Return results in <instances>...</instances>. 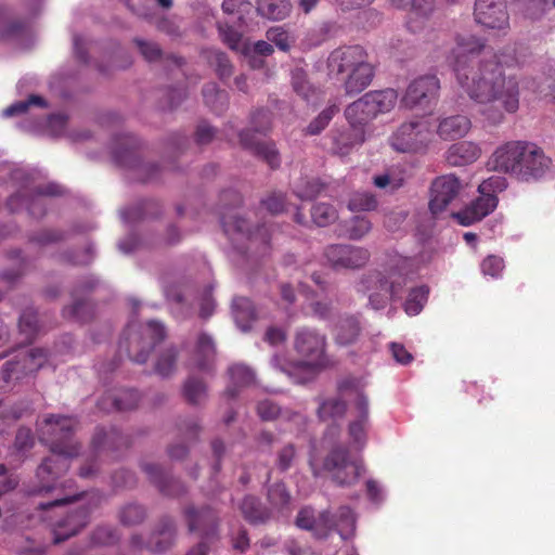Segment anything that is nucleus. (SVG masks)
Listing matches in <instances>:
<instances>
[{"label": "nucleus", "instance_id": "1", "mask_svg": "<svg viewBox=\"0 0 555 555\" xmlns=\"http://www.w3.org/2000/svg\"><path fill=\"white\" fill-rule=\"evenodd\" d=\"M486 48V39L476 35H456L455 47L447 56L462 90L479 105V113L489 125L503 122L505 114L519 108V82L507 69L520 65L515 47L487 51L475 64L472 57Z\"/></svg>", "mask_w": 555, "mask_h": 555}, {"label": "nucleus", "instance_id": "2", "mask_svg": "<svg viewBox=\"0 0 555 555\" xmlns=\"http://www.w3.org/2000/svg\"><path fill=\"white\" fill-rule=\"evenodd\" d=\"M75 426L76 421L69 416L51 414L43 420L39 427V438L49 444L54 455L38 466V485L30 491L31 494L41 495L57 490L56 480L69 468L68 460L79 452L80 446L73 441Z\"/></svg>", "mask_w": 555, "mask_h": 555}, {"label": "nucleus", "instance_id": "3", "mask_svg": "<svg viewBox=\"0 0 555 555\" xmlns=\"http://www.w3.org/2000/svg\"><path fill=\"white\" fill-rule=\"evenodd\" d=\"M411 268L410 258L395 254L389 259L386 274L373 272L365 278L366 289L372 291L369 300L373 309H383L389 301L401 298Z\"/></svg>", "mask_w": 555, "mask_h": 555}, {"label": "nucleus", "instance_id": "4", "mask_svg": "<svg viewBox=\"0 0 555 555\" xmlns=\"http://www.w3.org/2000/svg\"><path fill=\"white\" fill-rule=\"evenodd\" d=\"M272 114L269 109L259 108L251 114V128L240 132V142L245 150L264 160L272 169L281 164L279 151L272 141H262L257 134H267L271 128Z\"/></svg>", "mask_w": 555, "mask_h": 555}, {"label": "nucleus", "instance_id": "5", "mask_svg": "<svg viewBox=\"0 0 555 555\" xmlns=\"http://www.w3.org/2000/svg\"><path fill=\"white\" fill-rule=\"evenodd\" d=\"M397 99L398 94L393 89L367 92L346 107L345 117L351 128H362L379 114L390 112Z\"/></svg>", "mask_w": 555, "mask_h": 555}, {"label": "nucleus", "instance_id": "6", "mask_svg": "<svg viewBox=\"0 0 555 555\" xmlns=\"http://www.w3.org/2000/svg\"><path fill=\"white\" fill-rule=\"evenodd\" d=\"M165 338L163 324L150 321L144 327L128 324L119 341V349H125L135 363H145L154 347Z\"/></svg>", "mask_w": 555, "mask_h": 555}, {"label": "nucleus", "instance_id": "7", "mask_svg": "<svg viewBox=\"0 0 555 555\" xmlns=\"http://www.w3.org/2000/svg\"><path fill=\"white\" fill-rule=\"evenodd\" d=\"M435 139L433 124L416 119L401 124L389 138L390 146L400 153L425 152Z\"/></svg>", "mask_w": 555, "mask_h": 555}, {"label": "nucleus", "instance_id": "8", "mask_svg": "<svg viewBox=\"0 0 555 555\" xmlns=\"http://www.w3.org/2000/svg\"><path fill=\"white\" fill-rule=\"evenodd\" d=\"M221 224L224 233L233 242L238 244L246 241L248 243L247 246H235L242 254H246L253 248L266 250L269 245L270 233L266 224L258 227L255 231H250L248 222L245 219L229 211L221 214Z\"/></svg>", "mask_w": 555, "mask_h": 555}, {"label": "nucleus", "instance_id": "9", "mask_svg": "<svg viewBox=\"0 0 555 555\" xmlns=\"http://www.w3.org/2000/svg\"><path fill=\"white\" fill-rule=\"evenodd\" d=\"M323 467L331 475L332 480L341 487L357 483L364 472L362 462L352 459L349 449L343 446H337L328 452Z\"/></svg>", "mask_w": 555, "mask_h": 555}, {"label": "nucleus", "instance_id": "10", "mask_svg": "<svg viewBox=\"0 0 555 555\" xmlns=\"http://www.w3.org/2000/svg\"><path fill=\"white\" fill-rule=\"evenodd\" d=\"M48 360V351L43 348H33L20 351L3 364L1 375L5 384L17 383L36 373Z\"/></svg>", "mask_w": 555, "mask_h": 555}, {"label": "nucleus", "instance_id": "11", "mask_svg": "<svg viewBox=\"0 0 555 555\" xmlns=\"http://www.w3.org/2000/svg\"><path fill=\"white\" fill-rule=\"evenodd\" d=\"M475 22L488 30L506 35L511 28L509 13L505 0H476L474 5Z\"/></svg>", "mask_w": 555, "mask_h": 555}, {"label": "nucleus", "instance_id": "12", "mask_svg": "<svg viewBox=\"0 0 555 555\" xmlns=\"http://www.w3.org/2000/svg\"><path fill=\"white\" fill-rule=\"evenodd\" d=\"M440 90V81L435 75H424L408 86L402 104L408 108H427L435 104Z\"/></svg>", "mask_w": 555, "mask_h": 555}, {"label": "nucleus", "instance_id": "13", "mask_svg": "<svg viewBox=\"0 0 555 555\" xmlns=\"http://www.w3.org/2000/svg\"><path fill=\"white\" fill-rule=\"evenodd\" d=\"M324 257L334 269H360L371 257L369 249L350 244H332L324 249Z\"/></svg>", "mask_w": 555, "mask_h": 555}, {"label": "nucleus", "instance_id": "14", "mask_svg": "<svg viewBox=\"0 0 555 555\" xmlns=\"http://www.w3.org/2000/svg\"><path fill=\"white\" fill-rule=\"evenodd\" d=\"M551 164V158L545 155L541 147L527 142L515 179L521 182L537 181L545 176Z\"/></svg>", "mask_w": 555, "mask_h": 555}, {"label": "nucleus", "instance_id": "15", "mask_svg": "<svg viewBox=\"0 0 555 555\" xmlns=\"http://www.w3.org/2000/svg\"><path fill=\"white\" fill-rule=\"evenodd\" d=\"M91 509L80 506L66 514H60L59 518L50 521L53 534V543L59 544L79 533L90 520Z\"/></svg>", "mask_w": 555, "mask_h": 555}, {"label": "nucleus", "instance_id": "16", "mask_svg": "<svg viewBox=\"0 0 555 555\" xmlns=\"http://www.w3.org/2000/svg\"><path fill=\"white\" fill-rule=\"evenodd\" d=\"M326 338L310 328H301L295 335L294 347L299 356L312 366L324 364Z\"/></svg>", "mask_w": 555, "mask_h": 555}, {"label": "nucleus", "instance_id": "17", "mask_svg": "<svg viewBox=\"0 0 555 555\" xmlns=\"http://www.w3.org/2000/svg\"><path fill=\"white\" fill-rule=\"evenodd\" d=\"M527 141H508L495 149L489 165L493 170L515 178Z\"/></svg>", "mask_w": 555, "mask_h": 555}, {"label": "nucleus", "instance_id": "18", "mask_svg": "<svg viewBox=\"0 0 555 555\" xmlns=\"http://www.w3.org/2000/svg\"><path fill=\"white\" fill-rule=\"evenodd\" d=\"M462 185L453 175L438 177L431 184V197L429 209L434 215L443 211L447 206L457 196Z\"/></svg>", "mask_w": 555, "mask_h": 555}, {"label": "nucleus", "instance_id": "19", "mask_svg": "<svg viewBox=\"0 0 555 555\" xmlns=\"http://www.w3.org/2000/svg\"><path fill=\"white\" fill-rule=\"evenodd\" d=\"M367 61V54L361 46H348L335 49L327 59L331 74H345Z\"/></svg>", "mask_w": 555, "mask_h": 555}, {"label": "nucleus", "instance_id": "20", "mask_svg": "<svg viewBox=\"0 0 555 555\" xmlns=\"http://www.w3.org/2000/svg\"><path fill=\"white\" fill-rule=\"evenodd\" d=\"M390 2L402 9L410 5L406 27L414 34L423 31L429 25L435 11V0H390Z\"/></svg>", "mask_w": 555, "mask_h": 555}, {"label": "nucleus", "instance_id": "21", "mask_svg": "<svg viewBox=\"0 0 555 555\" xmlns=\"http://www.w3.org/2000/svg\"><path fill=\"white\" fill-rule=\"evenodd\" d=\"M296 526L310 531L318 539L327 538L333 531V521L330 518V512L324 511L317 516L314 509L308 506L298 512Z\"/></svg>", "mask_w": 555, "mask_h": 555}, {"label": "nucleus", "instance_id": "22", "mask_svg": "<svg viewBox=\"0 0 555 555\" xmlns=\"http://www.w3.org/2000/svg\"><path fill=\"white\" fill-rule=\"evenodd\" d=\"M142 470L146 474L150 481L158 488V490L168 496H180L185 493L183 483L173 478H169L157 464L145 463L141 464Z\"/></svg>", "mask_w": 555, "mask_h": 555}, {"label": "nucleus", "instance_id": "23", "mask_svg": "<svg viewBox=\"0 0 555 555\" xmlns=\"http://www.w3.org/2000/svg\"><path fill=\"white\" fill-rule=\"evenodd\" d=\"M184 516L191 532H198L205 537L214 534L217 528V514L210 507L196 509L189 506L184 509Z\"/></svg>", "mask_w": 555, "mask_h": 555}, {"label": "nucleus", "instance_id": "24", "mask_svg": "<svg viewBox=\"0 0 555 555\" xmlns=\"http://www.w3.org/2000/svg\"><path fill=\"white\" fill-rule=\"evenodd\" d=\"M498 206L496 196L480 194L465 209L459 211L455 217L462 225H470L491 214Z\"/></svg>", "mask_w": 555, "mask_h": 555}, {"label": "nucleus", "instance_id": "25", "mask_svg": "<svg viewBox=\"0 0 555 555\" xmlns=\"http://www.w3.org/2000/svg\"><path fill=\"white\" fill-rule=\"evenodd\" d=\"M356 408L359 415L356 421L350 422L348 434L354 448L362 450L366 444V431L369 427V400L364 395H359Z\"/></svg>", "mask_w": 555, "mask_h": 555}, {"label": "nucleus", "instance_id": "26", "mask_svg": "<svg viewBox=\"0 0 555 555\" xmlns=\"http://www.w3.org/2000/svg\"><path fill=\"white\" fill-rule=\"evenodd\" d=\"M140 395L134 389H124L117 395H105L98 401L100 410L104 411H130L138 406Z\"/></svg>", "mask_w": 555, "mask_h": 555}, {"label": "nucleus", "instance_id": "27", "mask_svg": "<svg viewBox=\"0 0 555 555\" xmlns=\"http://www.w3.org/2000/svg\"><path fill=\"white\" fill-rule=\"evenodd\" d=\"M470 128L472 122L468 117L452 115L439 120L435 133L442 140H456L466 135Z\"/></svg>", "mask_w": 555, "mask_h": 555}, {"label": "nucleus", "instance_id": "28", "mask_svg": "<svg viewBox=\"0 0 555 555\" xmlns=\"http://www.w3.org/2000/svg\"><path fill=\"white\" fill-rule=\"evenodd\" d=\"M362 327L358 317L345 315L335 324L333 336L337 345L350 346L354 344L361 335Z\"/></svg>", "mask_w": 555, "mask_h": 555}, {"label": "nucleus", "instance_id": "29", "mask_svg": "<svg viewBox=\"0 0 555 555\" xmlns=\"http://www.w3.org/2000/svg\"><path fill=\"white\" fill-rule=\"evenodd\" d=\"M481 155L480 147L472 141L452 144L447 152V160L452 166H466L476 162Z\"/></svg>", "mask_w": 555, "mask_h": 555}, {"label": "nucleus", "instance_id": "30", "mask_svg": "<svg viewBox=\"0 0 555 555\" xmlns=\"http://www.w3.org/2000/svg\"><path fill=\"white\" fill-rule=\"evenodd\" d=\"M175 534V521L170 517L162 518L157 529L147 542V548L155 553L168 550L173 543Z\"/></svg>", "mask_w": 555, "mask_h": 555}, {"label": "nucleus", "instance_id": "31", "mask_svg": "<svg viewBox=\"0 0 555 555\" xmlns=\"http://www.w3.org/2000/svg\"><path fill=\"white\" fill-rule=\"evenodd\" d=\"M348 73V77L345 81V90L347 94H357L362 92L366 87H369L374 76L373 67L367 61Z\"/></svg>", "mask_w": 555, "mask_h": 555}, {"label": "nucleus", "instance_id": "32", "mask_svg": "<svg viewBox=\"0 0 555 555\" xmlns=\"http://www.w3.org/2000/svg\"><path fill=\"white\" fill-rule=\"evenodd\" d=\"M228 373L231 385L227 387L224 395L230 399H234L238 395V388L250 386L255 382V373L245 364H233L229 367Z\"/></svg>", "mask_w": 555, "mask_h": 555}, {"label": "nucleus", "instance_id": "33", "mask_svg": "<svg viewBox=\"0 0 555 555\" xmlns=\"http://www.w3.org/2000/svg\"><path fill=\"white\" fill-rule=\"evenodd\" d=\"M240 509L243 517L253 525L264 524L272 517L271 511L254 495H246L240 505Z\"/></svg>", "mask_w": 555, "mask_h": 555}, {"label": "nucleus", "instance_id": "34", "mask_svg": "<svg viewBox=\"0 0 555 555\" xmlns=\"http://www.w3.org/2000/svg\"><path fill=\"white\" fill-rule=\"evenodd\" d=\"M92 447L96 453L114 451L120 447L128 448V438L116 430L109 433L99 429L92 439Z\"/></svg>", "mask_w": 555, "mask_h": 555}, {"label": "nucleus", "instance_id": "35", "mask_svg": "<svg viewBox=\"0 0 555 555\" xmlns=\"http://www.w3.org/2000/svg\"><path fill=\"white\" fill-rule=\"evenodd\" d=\"M333 521V530H336L343 540L354 533L356 518L352 509L348 506H340L334 515L330 514Z\"/></svg>", "mask_w": 555, "mask_h": 555}, {"label": "nucleus", "instance_id": "36", "mask_svg": "<svg viewBox=\"0 0 555 555\" xmlns=\"http://www.w3.org/2000/svg\"><path fill=\"white\" fill-rule=\"evenodd\" d=\"M292 4L289 0H258V13L269 20L281 21L291 13Z\"/></svg>", "mask_w": 555, "mask_h": 555}, {"label": "nucleus", "instance_id": "37", "mask_svg": "<svg viewBox=\"0 0 555 555\" xmlns=\"http://www.w3.org/2000/svg\"><path fill=\"white\" fill-rule=\"evenodd\" d=\"M182 395L188 403L199 405L207 399V385L202 378L191 375L183 383Z\"/></svg>", "mask_w": 555, "mask_h": 555}, {"label": "nucleus", "instance_id": "38", "mask_svg": "<svg viewBox=\"0 0 555 555\" xmlns=\"http://www.w3.org/2000/svg\"><path fill=\"white\" fill-rule=\"evenodd\" d=\"M195 367L201 371H210V360L215 356V344L210 336L205 333L199 334L195 349Z\"/></svg>", "mask_w": 555, "mask_h": 555}, {"label": "nucleus", "instance_id": "39", "mask_svg": "<svg viewBox=\"0 0 555 555\" xmlns=\"http://www.w3.org/2000/svg\"><path fill=\"white\" fill-rule=\"evenodd\" d=\"M232 311L236 323L243 331L249 328V322L256 318L255 307L247 297H235L232 301Z\"/></svg>", "mask_w": 555, "mask_h": 555}, {"label": "nucleus", "instance_id": "40", "mask_svg": "<svg viewBox=\"0 0 555 555\" xmlns=\"http://www.w3.org/2000/svg\"><path fill=\"white\" fill-rule=\"evenodd\" d=\"M205 104L216 114H221L228 106V93L218 89L214 82L206 83L202 90Z\"/></svg>", "mask_w": 555, "mask_h": 555}, {"label": "nucleus", "instance_id": "41", "mask_svg": "<svg viewBox=\"0 0 555 555\" xmlns=\"http://www.w3.org/2000/svg\"><path fill=\"white\" fill-rule=\"evenodd\" d=\"M522 16L531 22L541 21L550 11L547 0H514Z\"/></svg>", "mask_w": 555, "mask_h": 555}, {"label": "nucleus", "instance_id": "42", "mask_svg": "<svg viewBox=\"0 0 555 555\" xmlns=\"http://www.w3.org/2000/svg\"><path fill=\"white\" fill-rule=\"evenodd\" d=\"M347 411V403L340 398L326 399L320 402L318 408V415L320 420H336L341 418Z\"/></svg>", "mask_w": 555, "mask_h": 555}, {"label": "nucleus", "instance_id": "43", "mask_svg": "<svg viewBox=\"0 0 555 555\" xmlns=\"http://www.w3.org/2000/svg\"><path fill=\"white\" fill-rule=\"evenodd\" d=\"M124 142L118 143L113 150V157L120 166H131L135 157V139L131 135H124Z\"/></svg>", "mask_w": 555, "mask_h": 555}, {"label": "nucleus", "instance_id": "44", "mask_svg": "<svg viewBox=\"0 0 555 555\" xmlns=\"http://www.w3.org/2000/svg\"><path fill=\"white\" fill-rule=\"evenodd\" d=\"M268 501L278 511L288 509L292 501L289 491L284 482H276L268 488Z\"/></svg>", "mask_w": 555, "mask_h": 555}, {"label": "nucleus", "instance_id": "45", "mask_svg": "<svg viewBox=\"0 0 555 555\" xmlns=\"http://www.w3.org/2000/svg\"><path fill=\"white\" fill-rule=\"evenodd\" d=\"M20 333L24 336L26 343H31L38 333V315L33 309H26L20 317Z\"/></svg>", "mask_w": 555, "mask_h": 555}, {"label": "nucleus", "instance_id": "46", "mask_svg": "<svg viewBox=\"0 0 555 555\" xmlns=\"http://www.w3.org/2000/svg\"><path fill=\"white\" fill-rule=\"evenodd\" d=\"M63 317L78 322H88L93 317V305L87 300H75V302L63 309Z\"/></svg>", "mask_w": 555, "mask_h": 555}, {"label": "nucleus", "instance_id": "47", "mask_svg": "<svg viewBox=\"0 0 555 555\" xmlns=\"http://www.w3.org/2000/svg\"><path fill=\"white\" fill-rule=\"evenodd\" d=\"M325 185L319 179H301L294 186V192L300 199L311 201L322 193Z\"/></svg>", "mask_w": 555, "mask_h": 555}, {"label": "nucleus", "instance_id": "48", "mask_svg": "<svg viewBox=\"0 0 555 555\" xmlns=\"http://www.w3.org/2000/svg\"><path fill=\"white\" fill-rule=\"evenodd\" d=\"M378 206L376 196L371 192H354L348 202L351 211H372Z\"/></svg>", "mask_w": 555, "mask_h": 555}, {"label": "nucleus", "instance_id": "49", "mask_svg": "<svg viewBox=\"0 0 555 555\" xmlns=\"http://www.w3.org/2000/svg\"><path fill=\"white\" fill-rule=\"evenodd\" d=\"M311 218L318 227H326L337 220L338 212L331 204L318 203L311 209Z\"/></svg>", "mask_w": 555, "mask_h": 555}, {"label": "nucleus", "instance_id": "50", "mask_svg": "<svg viewBox=\"0 0 555 555\" xmlns=\"http://www.w3.org/2000/svg\"><path fill=\"white\" fill-rule=\"evenodd\" d=\"M177 358L178 351L175 347L165 349L156 360L155 372L163 377H168L176 369Z\"/></svg>", "mask_w": 555, "mask_h": 555}, {"label": "nucleus", "instance_id": "51", "mask_svg": "<svg viewBox=\"0 0 555 555\" xmlns=\"http://www.w3.org/2000/svg\"><path fill=\"white\" fill-rule=\"evenodd\" d=\"M339 108L336 104L330 105L323 109L306 128V133L317 135L321 133L330 124L332 118L338 113Z\"/></svg>", "mask_w": 555, "mask_h": 555}, {"label": "nucleus", "instance_id": "52", "mask_svg": "<svg viewBox=\"0 0 555 555\" xmlns=\"http://www.w3.org/2000/svg\"><path fill=\"white\" fill-rule=\"evenodd\" d=\"M428 288L425 286L413 288L404 302V310L409 315H416L421 312L427 300Z\"/></svg>", "mask_w": 555, "mask_h": 555}, {"label": "nucleus", "instance_id": "53", "mask_svg": "<svg viewBox=\"0 0 555 555\" xmlns=\"http://www.w3.org/2000/svg\"><path fill=\"white\" fill-rule=\"evenodd\" d=\"M119 541L117 530L111 526H98L91 533L94 545H113Z\"/></svg>", "mask_w": 555, "mask_h": 555}, {"label": "nucleus", "instance_id": "54", "mask_svg": "<svg viewBox=\"0 0 555 555\" xmlns=\"http://www.w3.org/2000/svg\"><path fill=\"white\" fill-rule=\"evenodd\" d=\"M30 105L46 107L47 102L42 96L31 94L26 101H20V102H16V103L10 105L9 107H7L4 109V115L8 117H11V116L26 113Z\"/></svg>", "mask_w": 555, "mask_h": 555}, {"label": "nucleus", "instance_id": "55", "mask_svg": "<svg viewBox=\"0 0 555 555\" xmlns=\"http://www.w3.org/2000/svg\"><path fill=\"white\" fill-rule=\"evenodd\" d=\"M165 293L168 300L180 306H191L188 302V296L192 293V287L189 284L170 285Z\"/></svg>", "mask_w": 555, "mask_h": 555}, {"label": "nucleus", "instance_id": "56", "mask_svg": "<svg viewBox=\"0 0 555 555\" xmlns=\"http://www.w3.org/2000/svg\"><path fill=\"white\" fill-rule=\"evenodd\" d=\"M371 229L372 223L367 218L356 216L350 220L347 228L348 236L351 240H361L371 231Z\"/></svg>", "mask_w": 555, "mask_h": 555}, {"label": "nucleus", "instance_id": "57", "mask_svg": "<svg viewBox=\"0 0 555 555\" xmlns=\"http://www.w3.org/2000/svg\"><path fill=\"white\" fill-rule=\"evenodd\" d=\"M145 517V511L141 505L129 504L119 514L121 524L133 526L140 524Z\"/></svg>", "mask_w": 555, "mask_h": 555}, {"label": "nucleus", "instance_id": "58", "mask_svg": "<svg viewBox=\"0 0 555 555\" xmlns=\"http://www.w3.org/2000/svg\"><path fill=\"white\" fill-rule=\"evenodd\" d=\"M269 42L274 43L280 50L287 52L291 49L292 41L289 35L282 27H271L266 33Z\"/></svg>", "mask_w": 555, "mask_h": 555}, {"label": "nucleus", "instance_id": "59", "mask_svg": "<svg viewBox=\"0 0 555 555\" xmlns=\"http://www.w3.org/2000/svg\"><path fill=\"white\" fill-rule=\"evenodd\" d=\"M134 43L137 44L140 53L147 62H156L162 60L163 52L159 46L153 41H146L143 39L135 38Z\"/></svg>", "mask_w": 555, "mask_h": 555}, {"label": "nucleus", "instance_id": "60", "mask_svg": "<svg viewBox=\"0 0 555 555\" xmlns=\"http://www.w3.org/2000/svg\"><path fill=\"white\" fill-rule=\"evenodd\" d=\"M292 83L295 92L307 101H309L310 96L315 92L301 70H295L293 73Z\"/></svg>", "mask_w": 555, "mask_h": 555}, {"label": "nucleus", "instance_id": "61", "mask_svg": "<svg viewBox=\"0 0 555 555\" xmlns=\"http://www.w3.org/2000/svg\"><path fill=\"white\" fill-rule=\"evenodd\" d=\"M504 267L505 266L503 258L496 255L487 256L480 264L482 274L491 276L493 279H496L501 275Z\"/></svg>", "mask_w": 555, "mask_h": 555}, {"label": "nucleus", "instance_id": "62", "mask_svg": "<svg viewBox=\"0 0 555 555\" xmlns=\"http://www.w3.org/2000/svg\"><path fill=\"white\" fill-rule=\"evenodd\" d=\"M507 182L506 179L499 176H492L486 180H483L479 186L478 192L480 194H486L487 196H496V192H502L506 189Z\"/></svg>", "mask_w": 555, "mask_h": 555}, {"label": "nucleus", "instance_id": "63", "mask_svg": "<svg viewBox=\"0 0 555 555\" xmlns=\"http://www.w3.org/2000/svg\"><path fill=\"white\" fill-rule=\"evenodd\" d=\"M296 459V448L294 444L288 443L279 450L276 454V467L280 472L288 470Z\"/></svg>", "mask_w": 555, "mask_h": 555}, {"label": "nucleus", "instance_id": "64", "mask_svg": "<svg viewBox=\"0 0 555 555\" xmlns=\"http://www.w3.org/2000/svg\"><path fill=\"white\" fill-rule=\"evenodd\" d=\"M219 34L222 41L232 50L238 49L241 42V34L228 24L218 23Z\"/></svg>", "mask_w": 555, "mask_h": 555}]
</instances>
